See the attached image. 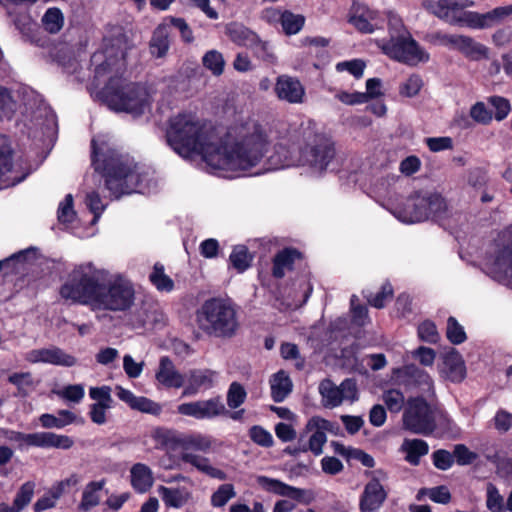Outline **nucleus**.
Instances as JSON below:
<instances>
[{"label": "nucleus", "instance_id": "obj_50", "mask_svg": "<svg viewBox=\"0 0 512 512\" xmlns=\"http://www.w3.org/2000/svg\"><path fill=\"white\" fill-rule=\"evenodd\" d=\"M382 399L391 413H398L402 410L405 397L400 390L390 389L383 393Z\"/></svg>", "mask_w": 512, "mask_h": 512}, {"label": "nucleus", "instance_id": "obj_1", "mask_svg": "<svg viewBox=\"0 0 512 512\" xmlns=\"http://www.w3.org/2000/svg\"><path fill=\"white\" fill-rule=\"evenodd\" d=\"M233 138L227 132L217 142L214 130L190 113L171 117L166 129L168 145L179 155L200 154L207 165L218 170L247 171L257 166L270 149V139L260 123Z\"/></svg>", "mask_w": 512, "mask_h": 512}, {"label": "nucleus", "instance_id": "obj_23", "mask_svg": "<svg viewBox=\"0 0 512 512\" xmlns=\"http://www.w3.org/2000/svg\"><path fill=\"white\" fill-rule=\"evenodd\" d=\"M215 372L210 369H194L189 373L188 384L185 386L182 396H192L198 393L201 387L211 388L214 382Z\"/></svg>", "mask_w": 512, "mask_h": 512}, {"label": "nucleus", "instance_id": "obj_63", "mask_svg": "<svg viewBox=\"0 0 512 512\" xmlns=\"http://www.w3.org/2000/svg\"><path fill=\"white\" fill-rule=\"evenodd\" d=\"M357 346L355 344H351L349 346H344L340 349V354H335V356L341 359V365L346 368H354L357 365Z\"/></svg>", "mask_w": 512, "mask_h": 512}, {"label": "nucleus", "instance_id": "obj_33", "mask_svg": "<svg viewBox=\"0 0 512 512\" xmlns=\"http://www.w3.org/2000/svg\"><path fill=\"white\" fill-rule=\"evenodd\" d=\"M401 449L406 453L405 460L411 465L416 466L420 463V458L428 453L429 446L422 439H412L405 440Z\"/></svg>", "mask_w": 512, "mask_h": 512}, {"label": "nucleus", "instance_id": "obj_2", "mask_svg": "<svg viewBox=\"0 0 512 512\" xmlns=\"http://www.w3.org/2000/svg\"><path fill=\"white\" fill-rule=\"evenodd\" d=\"M91 165L101 175L105 188L115 199L132 193H143L147 174L127 154L111 148L106 142L91 140Z\"/></svg>", "mask_w": 512, "mask_h": 512}, {"label": "nucleus", "instance_id": "obj_59", "mask_svg": "<svg viewBox=\"0 0 512 512\" xmlns=\"http://www.w3.org/2000/svg\"><path fill=\"white\" fill-rule=\"evenodd\" d=\"M426 209L428 212V217L430 215H437L443 212L446 209V203L444 198L437 193H424Z\"/></svg>", "mask_w": 512, "mask_h": 512}, {"label": "nucleus", "instance_id": "obj_38", "mask_svg": "<svg viewBox=\"0 0 512 512\" xmlns=\"http://www.w3.org/2000/svg\"><path fill=\"white\" fill-rule=\"evenodd\" d=\"M305 24V17L295 14L290 10H283L281 27L285 35H295L302 30Z\"/></svg>", "mask_w": 512, "mask_h": 512}, {"label": "nucleus", "instance_id": "obj_16", "mask_svg": "<svg viewBox=\"0 0 512 512\" xmlns=\"http://www.w3.org/2000/svg\"><path fill=\"white\" fill-rule=\"evenodd\" d=\"M256 482L266 492L284 496L300 503H309L305 490L290 486L278 479L260 475L257 476Z\"/></svg>", "mask_w": 512, "mask_h": 512}, {"label": "nucleus", "instance_id": "obj_55", "mask_svg": "<svg viewBox=\"0 0 512 512\" xmlns=\"http://www.w3.org/2000/svg\"><path fill=\"white\" fill-rule=\"evenodd\" d=\"M76 212L73 208V196L67 194L64 200L60 203L57 210V218L60 223H72L75 219Z\"/></svg>", "mask_w": 512, "mask_h": 512}, {"label": "nucleus", "instance_id": "obj_61", "mask_svg": "<svg viewBox=\"0 0 512 512\" xmlns=\"http://www.w3.org/2000/svg\"><path fill=\"white\" fill-rule=\"evenodd\" d=\"M322 398L325 399V406L336 407L342 403L341 391L338 387L331 386L330 382L322 383Z\"/></svg>", "mask_w": 512, "mask_h": 512}, {"label": "nucleus", "instance_id": "obj_22", "mask_svg": "<svg viewBox=\"0 0 512 512\" xmlns=\"http://www.w3.org/2000/svg\"><path fill=\"white\" fill-rule=\"evenodd\" d=\"M34 362L48 363L63 367H73L77 364V358L63 351L59 347L42 348L32 351Z\"/></svg>", "mask_w": 512, "mask_h": 512}, {"label": "nucleus", "instance_id": "obj_34", "mask_svg": "<svg viewBox=\"0 0 512 512\" xmlns=\"http://www.w3.org/2000/svg\"><path fill=\"white\" fill-rule=\"evenodd\" d=\"M459 52L473 61L489 59V48L467 35L463 38Z\"/></svg>", "mask_w": 512, "mask_h": 512}, {"label": "nucleus", "instance_id": "obj_64", "mask_svg": "<svg viewBox=\"0 0 512 512\" xmlns=\"http://www.w3.org/2000/svg\"><path fill=\"white\" fill-rule=\"evenodd\" d=\"M418 335L422 341L428 343H436L439 339L436 325L428 320L419 325Z\"/></svg>", "mask_w": 512, "mask_h": 512}, {"label": "nucleus", "instance_id": "obj_47", "mask_svg": "<svg viewBox=\"0 0 512 512\" xmlns=\"http://www.w3.org/2000/svg\"><path fill=\"white\" fill-rule=\"evenodd\" d=\"M102 53H94L91 62L95 65V78H101L109 74L113 70V65L117 62L116 58L105 57Z\"/></svg>", "mask_w": 512, "mask_h": 512}, {"label": "nucleus", "instance_id": "obj_31", "mask_svg": "<svg viewBox=\"0 0 512 512\" xmlns=\"http://www.w3.org/2000/svg\"><path fill=\"white\" fill-rule=\"evenodd\" d=\"M225 34L234 44L247 48L257 33L242 23L230 22L225 26Z\"/></svg>", "mask_w": 512, "mask_h": 512}, {"label": "nucleus", "instance_id": "obj_53", "mask_svg": "<svg viewBox=\"0 0 512 512\" xmlns=\"http://www.w3.org/2000/svg\"><path fill=\"white\" fill-rule=\"evenodd\" d=\"M446 336L455 345L463 343L467 338L463 326L452 316L447 320Z\"/></svg>", "mask_w": 512, "mask_h": 512}, {"label": "nucleus", "instance_id": "obj_14", "mask_svg": "<svg viewBox=\"0 0 512 512\" xmlns=\"http://www.w3.org/2000/svg\"><path fill=\"white\" fill-rule=\"evenodd\" d=\"M388 496L379 478L372 477L359 498L360 512H379Z\"/></svg>", "mask_w": 512, "mask_h": 512}, {"label": "nucleus", "instance_id": "obj_40", "mask_svg": "<svg viewBox=\"0 0 512 512\" xmlns=\"http://www.w3.org/2000/svg\"><path fill=\"white\" fill-rule=\"evenodd\" d=\"M405 373L413 379L423 392L429 394L433 393V381L424 370L410 365L405 367Z\"/></svg>", "mask_w": 512, "mask_h": 512}, {"label": "nucleus", "instance_id": "obj_51", "mask_svg": "<svg viewBox=\"0 0 512 512\" xmlns=\"http://www.w3.org/2000/svg\"><path fill=\"white\" fill-rule=\"evenodd\" d=\"M247 48L252 50L254 56L263 61L273 62L275 59L274 54L270 51L269 42L263 41L258 34H256V39Z\"/></svg>", "mask_w": 512, "mask_h": 512}, {"label": "nucleus", "instance_id": "obj_11", "mask_svg": "<svg viewBox=\"0 0 512 512\" xmlns=\"http://www.w3.org/2000/svg\"><path fill=\"white\" fill-rule=\"evenodd\" d=\"M177 412L184 416L203 420L214 419L220 416H227L229 410L226 409L222 401V397L217 395L207 400L182 403L178 405Z\"/></svg>", "mask_w": 512, "mask_h": 512}, {"label": "nucleus", "instance_id": "obj_7", "mask_svg": "<svg viewBox=\"0 0 512 512\" xmlns=\"http://www.w3.org/2000/svg\"><path fill=\"white\" fill-rule=\"evenodd\" d=\"M304 145L299 148V156L296 161L288 156V149L283 144L274 146V154L268 159L274 169L283 168L297 164L299 166H308L315 168L320 162V136L312 131L303 132Z\"/></svg>", "mask_w": 512, "mask_h": 512}, {"label": "nucleus", "instance_id": "obj_26", "mask_svg": "<svg viewBox=\"0 0 512 512\" xmlns=\"http://www.w3.org/2000/svg\"><path fill=\"white\" fill-rule=\"evenodd\" d=\"M181 459L184 463H189L194 466L198 471L206 474L207 476L218 479V480H226L227 474L216 467H213L210 464V461L207 457L200 456L193 453H183Z\"/></svg>", "mask_w": 512, "mask_h": 512}, {"label": "nucleus", "instance_id": "obj_48", "mask_svg": "<svg viewBox=\"0 0 512 512\" xmlns=\"http://www.w3.org/2000/svg\"><path fill=\"white\" fill-rule=\"evenodd\" d=\"M358 301V297L356 295H352L350 299L352 322L357 326H365L370 322L368 309L366 306L359 304Z\"/></svg>", "mask_w": 512, "mask_h": 512}, {"label": "nucleus", "instance_id": "obj_60", "mask_svg": "<svg viewBox=\"0 0 512 512\" xmlns=\"http://www.w3.org/2000/svg\"><path fill=\"white\" fill-rule=\"evenodd\" d=\"M423 86V81L419 75L412 74L409 78L400 86V94L405 97L416 96Z\"/></svg>", "mask_w": 512, "mask_h": 512}, {"label": "nucleus", "instance_id": "obj_20", "mask_svg": "<svg viewBox=\"0 0 512 512\" xmlns=\"http://www.w3.org/2000/svg\"><path fill=\"white\" fill-rule=\"evenodd\" d=\"M512 15V5L499 6L486 13L473 12L470 29L484 30L503 23Z\"/></svg>", "mask_w": 512, "mask_h": 512}, {"label": "nucleus", "instance_id": "obj_17", "mask_svg": "<svg viewBox=\"0 0 512 512\" xmlns=\"http://www.w3.org/2000/svg\"><path fill=\"white\" fill-rule=\"evenodd\" d=\"M424 193H415L410 196L404 207L394 212V215L404 223H415L426 220L428 212L426 209Z\"/></svg>", "mask_w": 512, "mask_h": 512}, {"label": "nucleus", "instance_id": "obj_46", "mask_svg": "<svg viewBox=\"0 0 512 512\" xmlns=\"http://www.w3.org/2000/svg\"><path fill=\"white\" fill-rule=\"evenodd\" d=\"M249 438L257 445L270 448L274 444L272 434L260 425H253L248 430Z\"/></svg>", "mask_w": 512, "mask_h": 512}, {"label": "nucleus", "instance_id": "obj_39", "mask_svg": "<svg viewBox=\"0 0 512 512\" xmlns=\"http://www.w3.org/2000/svg\"><path fill=\"white\" fill-rule=\"evenodd\" d=\"M158 493L167 507L181 508L187 502V498L179 488L161 485L158 488Z\"/></svg>", "mask_w": 512, "mask_h": 512}, {"label": "nucleus", "instance_id": "obj_19", "mask_svg": "<svg viewBox=\"0 0 512 512\" xmlns=\"http://www.w3.org/2000/svg\"><path fill=\"white\" fill-rule=\"evenodd\" d=\"M162 314L156 305L143 301L127 315V324L133 329L145 328L147 325L155 326L160 322Z\"/></svg>", "mask_w": 512, "mask_h": 512}, {"label": "nucleus", "instance_id": "obj_42", "mask_svg": "<svg viewBox=\"0 0 512 512\" xmlns=\"http://www.w3.org/2000/svg\"><path fill=\"white\" fill-rule=\"evenodd\" d=\"M9 16L15 28L22 35L29 36L32 33L35 23L27 11L9 12Z\"/></svg>", "mask_w": 512, "mask_h": 512}, {"label": "nucleus", "instance_id": "obj_49", "mask_svg": "<svg viewBox=\"0 0 512 512\" xmlns=\"http://www.w3.org/2000/svg\"><path fill=\"white\" fill-rule=\"evenodd\" d=\"M163 21L167 23L168 30L171 27L178 29L184 42L191 43L194 40L193 32L184 18L167 16Z\"/></svg>", "mask_w": 512, "mask_h": 512}, {"label": "nucleus", "instance_id": "obj_30", "mask_svg": "<svg viewBox=\"0 0 512 512\" xmlns=\"http://www.w3.org/2000/svg\"><path fill=\"white\" fill-rule=\"evenodd\" d=\"M35 490V483L27 481L23 483L18 489L12 506L6 503H0L3 512H21L31 502Z\"/></svg>", "mask_w": 512, "mask_h": 512}, {"label": "nucleus", "instance_id": "obj_25", "mask_svg": "<svg viewBox=\"0 0 512 512\" xmlns=\"http://www.w3.org/2000/svg\"><path fill=\"white\" fill-rule=\"evenodd\" d=\"M131 486L137 493L148 492L154 483L151 469L143 463H136L130 470Z\"/></svg>", "mask_w": 512, "mask_h": 512}, {"label": "nucleus", "instance_id": "obj_12", "mask_svg": "<svg viewBox=\"0 0 512 512\" xmlns=\"http://www.w3.org/2000/svg\"><path fill=\"white\" fill-rule=\"evenodd\" d=\"M14 440L22 441L29 446L41 448H61L70 449L74 441L66 435H57L52 432H35V433H22L16 432Z\"/></svg>", "mask_w": 512, "mask_h": 512}, {"label": "nucleus", "instance_id": "obj_18", "mask_svg": "<svg viewBox=\"0 0 512 512\" xmlns=\"http://www.w3.org/2000/svg\"><path fill=\"white\" fill-rule=\"evenodd\" d=\"M304 255L297 248L284 247L272 258L271 275L275 279H282L286 271H292L296 263L303 262Z\"/></svg>", "mask_w": 512, "mask_h": 512}, {"label": "nucleus", "instance_id": "obj_29", "mask_svg": "<svg viewBox=\"0 0 512 512\" xmlns=\"http://www.w3.org/2000/svg\"><path fill=\"white\" fill-rule=\"evenodd\" d=\"M169 47V30L167 23L162 21L153 31L149 43L150 52L153 56L162 58L167 54Z\"/></svg>", "mask_w": 512, "mask_h": 512}, {"label": "nucleus", "instance_id": "obj_5", "mask_svg": "<svg viewBox=\"0 0 512 512\" xmlns=\"http://www.w3.org/2000/svg\"><path fill=\"white\" fill-rule=\"evenodd\" d=\"M102 270L93 263H83L76 266L68 279L60 286L59 294L65 300L73 303L95 306L103 284Z\"/></svg>", "mask_w": 512, "mask_h": 512}, {"label": "nucleus", "instance_id": "obj_44", "mask_svg": "<svg viewBox=\"0 0 512 512\" xmlns=\"http://www.w3.org/2000/svg\"><path fill=\"white\" fill-rule=\"evenodd\" d=\"M203 66L214 75L219 76L224 71L225 61L220 52L216 50L207 51L202 58Z\"/></svg>", "mask_w": 512, "mask_h": 512}, {"label": "nucleus", "instance_id": "obj_15", "mask_svg": "<svg viewBox=\"0 0 512 512\" xmlns=\"http://www.w3.org/2000/svg\"><path fill=\"white\" fill-rule=\"evenodd\" d=\"M274 92L278 99L291 104H300L305 97V89L299 79L286 74L277 77Z\"/></svg>", "mask_w": 512, "mask_h": 512}, {"label": "nucleus", "instance_id": "obj_52", "mask_svg": "<svg viewBox=\"0 0 512 512\" xmlns=\"http://www.w3.org/2000/svg\"><path fill=\"white\" fill-rule=\"evenodd\" d=\"M15 112V102L8 88L0 86V121L10 119Z\"/></svg>", "mask_w": 512, "mask_h": 512}, {"label": "nucleus", "instance_id": "obj_41", "mask_svg": "<svg viewBox=\"0 0 512 512\" xmlns=\"http://www.w3.org/2000/svg\"><path fill=\"white\" fill-rule=\"evenodd\" d=\"M45 29L50 33H57L64 24L62 11L57 7L48 8L42 18Z\"/></svg>", "mask_w": 512, "mask_h": 512}, {"label": "nucleus", "instance_id": "obj_56", "mask_svg": "<svg viewBox=\"0 0 512 512\" xmlns=\"http://www.w3.org/2000/svg\"><path fill=\"white\" fill-rule=\"evenodd\" d=\"M365 297L367 298V301L369 302V304L371 306H373L377 309H381V308L385 307V304L387 301L392 299L393 288H392L391 284L385 283L382 286L380 292H378L375 295H372V294L365 295Z\"/></svg>", "mask_w": 512, "mask_h": 512}, {"label": "nucleus", "instance_id": "obj_28", "mask_svg": "<svg viewBox=\"0 0 512 512\" xmlns=\"http://www.w3.org/2000/svg\"><path fill=\"white\" fill-rule=\"evenodd\" d=\"M13 169V151L8 144H0V189L16 185L21 179H11L8 174Z\"/></svg>", "mask_w": 512, "mask_h": 512}, {"label": "nucleus", "instance_id": "obj_36", "mask_svg": "<svg viewBox=\"0 0 512 512\" xmlns=\"http://www.w3.org/2000/svg\"><path fill=\"white\" fill-rule=\"evenodd\" d=\"M103 481H91L87 484L82 493L81 502L78 505V511L87 512L100 502L98 492L103 488Z\"/></svg>", "mask_w": 512, "mask_h": 512}, {"label": "nucleus", "instance_id": "obj_58", "mask_svg": "<svg viewBox=\"0 0 512 512\" xmlns=\"http://www.w3.org/2000/svg\"><path fill=\"white\" fill-rule=\"evenodd\" d=\"M34 251V248H28L26 250L14 253L10 257L0 260V271H5V274L13 273L15 271L14 264L16 262H25L28 254Z\"/></svg>", "mask_w": 512, "mask_h": 512}, {"label": "nucleus", "instance_id": "obj_10", "mask_svg": "<svg viewBox=\"0 0 512 512\" xmlns=\"http://www.w3.org/2000/svg\"><path fill=\"white\" fill-rule=\"evenodd\" d=\"M403 424L415 434L429 435L436 429L434 411L423 398H411L407 401Z\"/></svg>", "mask_w": 512, "mask_h": 512}, {"label": "nucleus", "instance_id": "obj_57", "mask_svg": "<svg viewBox=\"0 0 512 512\" xmlns=\"http://www.w3.org/2000/svg\"><path fill=\"white\" fill-rule=\"evenodd\" d=\"M349 22L364 33H372L375 29L379 28V22H369L361 12H357L356 6L353 7V14L350 16Z\"/></svg>", "mask_w": 512, "mask_h": 512}, {"label": "nucleus", "instance_id": "obj_27", "mask_svg": "<svg viewBox=\"0 0 512 512\" xmlns=\"http://www.w3.org/2000/svg\"><path fill=\"white\" fill-rule=\"evenodd\" d=\"M443 363L448 378L453 382H460L466 374L465 364L458 351L452 348L443 357Z\"/></svg>", "mask_w": 512, "mask_h": 512}, {"label": "nucleus", "instance_id": "obj_43", "mask_svg": "<svg viewBox=\"0 0 512 512\" xmlns=\"http://www.w3.org/2000/svg\"><path fill=\"white\" fill-rule=\"evenodd\" d=\"M246 398L247 392L241 383L234 381L229 385L226 395L227 405L229 408H239L245 402Z\"/></svg>", "mask_w": 512, "mask_h": 512}, {"label": "nucleus", "instance_id": "obj_3", "mask_svg": "<svg viewBox=\"0 0 512 512\" xmlns=\"http://www.w3.org/2000/svg\"><path fill=\"white\" fill-rule=\"evenodd\" d=\"M196 320L205 334L218 338H231L239 326L235 304L229 298L205 300L196 312Z\"/></svg>", "mask_w": 512, "mask_h": 512}, {"label": "nucleus", "instance_id": "obj_35", "mask_svg": "<svg viewBox=\"0 0 512 512\" xmlns=\"http://www.w3.org/2000/svg\"><path fill=\"white\" fill-rule=\"evenodd\" d=\"M254 255L249 252L245 245H236L233 247L229 256V264L238 273H243L252 265Z\"/></svg>", "mask_w": 512, "mask_h": 512}, {"label": "nucleus", "instance_id": "obj_8", "mask_svg": "<svg viewBox=\"0 0 512 512\" xmlns=\"http://www.w3.org/2000/svg\"><path fill=\"white\" fill-rule=\"evenodd\" d=\"M135 300L133 285L121 276L107 283L103 281L95 307L108 311H126L131 308Z\"/></svg>", "mask_w": 512, "mask_h": 512}, {"label": "nucleus", "instance_id": "obj_21", "mask_svg": "<svg viewBox=\"0 0 512 512\" xmlns=\"http://www.w3.org/2000/svg\"><path fill=\"white\" fill-rule=\"evenodd\" d=\"M155 378L165 388L177 389L184 385V376L176 369L168 356L160 358Z\"/></svg>", "mask_w": 512, "mask_h": 512}, {"label": "nucleus", "instance_id": "obj_4", "mask_svg": "<svg viewBox=\"0 0 512 512\" xmlns=\"http://www.w3.org/2000/svg\"><path fill=\"white\" fill-rule=\"evenodd\" d=\"M100 94L112 110L126 112L135 117L144 114L149 105V95L141 84L128 83L119 76L110 77Z\"/></svg>", "mask_w": 512, "mask_h": 512}, {"label": "nucleus", "instance_id": "obj_13", "mask_svg": "<svg viewBox=\"0 0 512 512\" xmlns=\"http://www.w3.org/2000/svg\"><path fill=\"white\" fill-rule=\"evenodd\" d=\"M486 273L497 281L512 279V242L499 247L485 264Z\"/></svg>", "mask_w": 512, "mask_h": 512}, {"label": "nucleus", "instance_id": "obj_6", "mask_svg": "<svg viewBox=\"0 0 512 512\" xmlns=\"http://www.w3.org/2000/svg\"><path fill=\"white\" fill-rule=\"evenodd\" d=\"M378 46L389 58L409 66H416L429 60V54L407 29L392 34L388 41H379Z\"/></svg>", "mask_w": 512, "mask_h": 512}, {"label": "nucleus", "instance_id": "obj_37", "mask_svg": "<svg viewBox=\"0 0 512 512\" xmlns=\"http://www.w3.org/2000/svg\"><path fill=\"white\" fill-rule=\"evenodd\" d=\"M149 281L160 292H171L174 289V281L165 274V268L160 262L154 264Z\"/></svg>", "mask_w": 512, "mask_h": 512}, {"label": "nucleus", "instance_id": "obj_32", "mask_svg": "<svg viewBox=\"0 0 512 512\" xmlns=\"http://www.w3.org/2000/svg\"><path fill=\"white\" fill-rule=\"evenodd\" d=\"M307 428L314 429L308 443L303 444L302 446L299 445V447L294 448L293 450L288 447L286 448L287 452L292 455H296L301 451L306 452L311 450L316 456L320 455V416L312 417L307 424Z\"/></svg>", "mask_w": 512, "mask_h": 512}, {"label": "nucleus", "instance_id": "obj_62", "mask_svg": "<svg viewBox=\"0 0 512 512\" xmlns=\"http://www.w3.org/2000/svg\"><path fill=\"white\" fill-rule=\"evenodd\" d=\"M53 59L67 71H75L77 61L73 53L68 49H58L53 54Z\"/></svg>", "mask_w": 512, "mask_h": 512}, {"label": "nucleus", "instance_id": "obj_9", "mask_svg": "<svg viewBox=\"0 0 512 512\" xmlns=\"http://www.w3.org/2000/svg\"><path fill=\"white\" fill-rule=\"evenodd\" d=\"M475 5L472 0H424L422 7L435 17L451 24L471 27L474 11L466 9Z\"/></svg>", "mask_w": 512, "mask_h": 512}, {"label": "nucleus", "instance_id": "obj_24", "mask_svg": "<svg viewBox=\"0 0 512 512\" xmlns=\"http://www.w3.org/2000/svg\"><path fill=\"white\" fill-rule=\"evenodd\" d=\"M271 398L276 403L283 402L293 390V382L285 370H279L270 378Z\"/></svg>", "mask_w": 512, "mask_h": 512}, {"label": "nucleus", "instance_id": "obj_45", "mask_svg": "<svg viewBox=\"0 0 512 512\" xmlns=\"http://www.w3.org/2000/svg\"><path fill=\"white\" fill-rule=\"evenodd\" d=\"M236 496L233 484L225 483L218 487V489L211 495V505L213 507H223L228 501Z\"/></svg>", "mask_w": 512, "mask_h": 512}, {"label": "nucleus", "instance_id": "obj_54", "mask_svg": "<svg viewBox=\"0 0 512 512\" xmlns=\"http://www.w3.org/2000/svg\"><path fill=\"white\" fill-rule=\"evenodd\" d=\"M131 409L153 416H158L162 412V406L159 403L144 396H137Z\"/></svg>", "mask_w": 512, "mask_h": 512}]
</instances>
